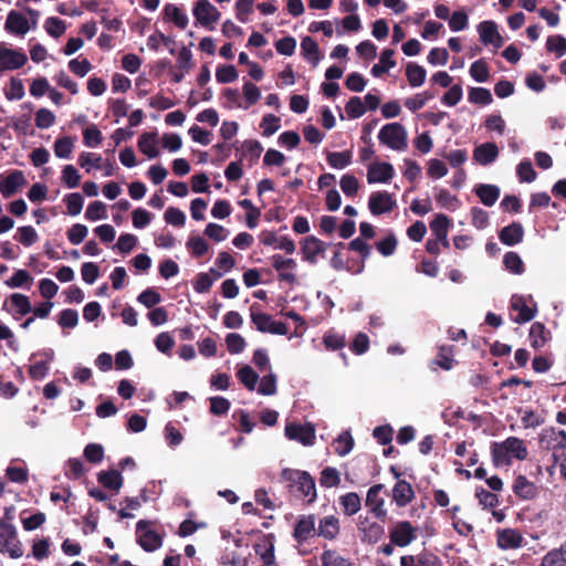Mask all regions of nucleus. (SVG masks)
Instances as JSON below:
<instances>
[{"mask_svg": "<svg viewBox=\"0 0 566 566\" xmlns=\"http://www.w3.org/2000/svg\"><path fill=\"white\" fill-rule=\"evenodd\" d=\"M210 401V412L214 416H223L230 409V401L221 396H214L209 398Z\"/></svg>", "mask_w": 566, "mask_h": 566, "instance_id": "nucleus-58", "label": "nucleus"}, {"mask_svg": "<svg viewBox=\"0 0 566 566\" xmlns=\"http://www.w3.org/2000/svg\"><path fill=\"white\" fill-rule=\"evenodd\" d=\"M45 31L53 38H60L65 32V23L63 20L50 17L44 24Z\"/></svg>", "mask_w": 566, "mask_h": 566, "instance_id": "nucleus-64", "label": "nucleus"}, {"mask_svg": "<svg viewBox=\"0 0 566 566\" xmlns=\"http://www.w3.org/2000/svg\"><path fill=\"white\" fill-rule=\"evenodd\" d=\"M327 247V243L314 235L305 237L301 241V252L303 254V260L312 265H315L317 263V256H324Z\"/></svg>", "mask_w": 566, "mask_h": 566, "instance_id": "nucleus-4", "label": "nucleus"}, {"mask_svg": "<svg viewBox=\"0 0 566 566\" xmlns=\"http://www.w3.org/2000/svg\"><path fill=\"white\" fill-rule=\"evenodd\" d=\"M426 70L417 63L409 62L406 67V76L412 87L421 86L426 81Z\"/></svg>", "mask_w": 566, "mask_h": 566, "instance_id": "nucleus-26", "label": "nucleus"}, {"mask_svg": "<svg viewBox=\"0 0 566 566\" xmlns=\"http://www.w3.org/2000/svg\"><path fill=\"white\" fill-rule=\"evenodd\" d=\"M193 15L202 27H208L217 22L221 14L208 0H198L193 7Z\"/></svg>", "mask_w": 566, "mask_h": 566, "instance_id": "nucleus-9", "label": "nucleus"}, {"mask_svg": "<svg viewBox=\"0 0 566 566\" xmlns=\"http://www.w3.org/2000/svg\"><path fill=\"white\" fill-rule=\"evenodd\" d=\"M510 455H513L517 460H525L527 457V449L523 440L516 437H509L506 440L501 442Z\"/></svg>", "mask_w": 566, "mask_h": 566, "instance_id": "nucleus-25", "label": "nucleus"}, {"mask_svg": "<svg viewBox=\"0 0 566 566\" xmlns=\"http://www.w3.org/2000/svg\"><path fill=\"white\" fill-rule=\"evenodd\" d=\"M541 566H566V555L563 549H552L542 559Z\"/></svg>", "mask_w": 566, "mask_h": 566, "instance_id": "nucleus-56", "label": "nucleus"}, {"mask_svg": "<svg viewBox=\"0 0 566 566\" xmlns=\"http://www.w3.org/2000/svg\"><path fill=\"white\" fill-rule=\"evenodd\" d=\"M323 566H349L347 559L338 555L335 551H324L321 556Z\"/></svg>", "mask_w": 566, "mask_h": 566, "instance_id": "nucleus-63", "label": "nucleus"}, {"mask_svg": "<svg viewBox=\"0 0 566 566\" xmlns=\"http://www.w3.org/2000/svg\"><path fill=\"white\" fill-rule=\"evenodd\" d=\"M164 219L168 224L182 227L186 222V214L178 208L169 207L165 211Z\"/></svg>", "mask_w": 566, "mask_h": 566, "instance_id": "nucleus-59", "label": "nucleus"}, {"mask_svg": "<svg viewBox=\"0 0 566 566\" xmlns=\"http://www.w3.org/2000/svg\"><path fill=\"white\" fill-rule=\"evenodd\" d=\"M315 533V516L313 514L300 516L294 527L293 537L298 543H303Z\"/></svg>", "mask_w": 566, "mask_h": 566, "instance_id": "nucleus-13", "label": "nucleus"}, {"mask_svg": "<svg viewBox=\"0 0 566 566\" xmlns=\"http://www.w3.org/2000/svg\"><path fill=\"white\" fill-rule=\"evenodd\" d=\"M395 51L391 49L382 50L379 57L380 62L371 67V74L375 77L381 76L396 65L395 60H392Z\"/></svg>", "mask_w": 566, "mask_h": 566, "instance_id": "nucleus-24", "label": "nucleus"}, {"mask_svg": "<svg viewBox=\"0 0 566 566\" xmlns=\"http://www.w3.org/2000/svg\"><path fill=\"white\" fill-rule=\"evenodd\" d=\"M301 49L306 59H311L314 66L319 62V52L317 43L311 38L305 36L301 42Z\"/></svg>", "mask_w": 566, "mask_h": 566, "instance_id": "nucleus-35", "label": "nucleus"}, {"mask_svg": "<svg viewBox=\"0 0 566 566\" xmlns=\"http://www.w3.org/2000/svg\"><path fill=\"white\" fill-rule=\"evenodd\" d=\"M415 497V492L409 482L405 480H398L392 489V499L399 507H403L409 504Z\"/></svg>", "mask_w": 566, "mask_h": 566, "instance_id": "nucleus-16", "label": "nucleus"}, {"mask_svg": "<svg viewBox=\"0 0 566 566\" xmlns=\"http://www.w3.org/2000/svg\"><path fill=\"white\" fill-rule=\"evenodd\" d=\"M205 234L216 242H222L227 239L229 231L218 223L210 222L205 229Z\"/></svg>", "mask_w": 566, "mask_h": 566, "instance_id": "nucleus-60", "label": "nucleus"}, {"mask_svg": "<svg viewBox=\"0 0 566 566\" xmlns=\"http://www.w3.org/2000/svg\"><path fill=\"white\" fill-rule=\"evenodd\" d=\"M166 18L171 20L178 28L186 29L188 25V17L175 4L168 3L164 8Z\"/></svg>", "mask_w": 566, "mask_h": 566, "instance_id": "nucleus-31", "label": "nucleus"}, {"mask_svg": "<svg viewBox=\"0 0 566 566\" xmlns=\"http://www.w3.org/2000/svg\"><path fill=\"white\" fill-rule=\"evenodd\" d=\"M17 239L25 247H30L39 239L36 231L31 226H23L18 228Z\"/></svg>", "mask_w": 566, "mask_h": 566, "instance_id": "nucleus-62", "label": "nucleus"}, {"mask_svg": "<svg viewBox=\"0 0 566 566\" xmlns=\"http://www.w3.org/2000/svg\"><path fill=\"white\" fill-rule=\"evenodd\" d=\"M260 127L263 128V135L270 137L279 130L280 118L273 114H266L263 116Z\"/></svg>", "mask_w": 566, "mask_h": 566, "instance_id": "nucleus-61", "label": "nucleus"}, {"mask_svg": "<svg viewBox=\"0 0 566 566\" xmlns=\"http://www.w3.org/2000/svg\"><path fill=\"white\" fill-rule=\"evenodd\" d=\"M450 223L448 216L438 213L430 222V229L438 239H444V233H448Z\"/></svg>", "mask_w": 566, "mask_h": 566, "instance_id": "nucleus-33", "label": "nucleus"}, {"mask_svg": "<svg viewBox=\"0 0 566 566\" xmlns=\"http://www.w3.org/2000/svg\"><path fill=\"white\" fill-rule=\"evenodd\" d=\"M97 481L106 489L118 492L123 485V476L119 471L111 469L101 471Z\"/></svg>", "mask_w": 566, "mask_h": 566, "instance_id": "nucleus-21", "label": "nucleus"}, {"mask_svg": "<svg viewBox=\"0 0 566 566\" xmlns=\"http://www.w3.org/2000/svg\"><path fill=\"white\" fill-rule=\"evenodd\" d=\"M238 379L244 385V387L252 391L260 379L259 374L249 365H244L239 368L237 373Z\"/></svg>", "mask_w": 566, "mask_h": 566, "instance_id": "nucleus-27", "label": "nucleus"}, {"mask_svg": "<svg viewBox=\"0 0 566 566\" xmlns=\"http://www.w3.org/2000/svg\"><path fill=\"white\" fill-rule=\"evenodd\" d=\"M513 492L523 500H531L535 497L537 489L526 476L517 475L513 484Z\"/></svg>", "mask_w": 566, "mask_h": 566, "instance_id": "nucleus-19", "label": "nucleus"}, {"mask_svg": "<svg viewBox=\"0 0 566 566\" xmlns=\"http://www.w3.org/2000/svg\"><path fill=\"white\" fill-rule=\"evenodd\" d=\"M150 522L139 520L136 524L137 543L145 552H155L163 545V537L149 528Z\"/></svg>", "mask_w": 566, "mask_h": 566, "instance_id": "nucleus-3", "label": "nucleus"}, {"mask_svg": "<svg viewBox=\"0 0 566 566\" xmlns=\"http://www.w3.org/2000/svg\"><path fill=\"white\" fill-rule=\"evenodd\" d=\"M102 164V157L94 153H83L78 157V165L85 169L86 174H93Z\"/></svg>", "mask_w": 566, "mask_h": 566, "instance_id": "nucleus-37", "label": "nucleus"}, {"mask_svg": "<svg viewBox=\"0 0 566 566\" xmlns=\"http://www.w3.org/2000/svg\"><path fill=\"white\" fill-rule=\"evenodd\" d=\"M263 151V147L261 143L258 140H248L242 145V158L241 163L244 160L249 161V165H252L253 161L258 160Z\"/></svg>", "mask_w": 566, "mask_h": 566, "instance_id": "nucleus-28", "label": "nucleus"}, {"mask_svg": "<svg viewBox=\"0 0 566 566\" xmlns=\"http://www.w3.org/2000/svg\"><path fill=\"white\" fill-rule=\"evenodd\" d=\"M396 207V199L387 191H374L368 198V209L374 216L388 213Z\"/></svg>", "mask_w": 566, "mask_h": 566, "instance_id": "nucleus-5", "label": "nucleus"}, {"mask_svg": "<svg viewBox=\"0 0 566 566\" xmlns=\"http://www.w3.org/2000/svg\"><path fill=\"white\" fill-rule=\"evenodd\" d=\"M57 324L62 328H74L78 324V313L73 308H65L61 311Z\"/></svg>", "mask_w": 566, "mask_h": 566, "instance_id": "nucleus-52", "label": "nucleus"}, {"mask_svg": "<svg viewBox=\"0 0 566 566\" xmlns=\"http://www.w3.org/2000/svg\"><path fill=\"white\" fill-rule=\"evenodd\" d=\"M345 111L349 118L355 119L363 116L366 112L365 105L361 102L360 97L353 96L349 98L345 106Z\"/></svg>", "mask_w": 566, "mask_h": 566, "instance_id": "nucleus-55", "label": "nucleus"}, {"mask_svg": "<svg viewBox=\"0 0 566 566\" xmlns=\"http://www.w3.org/2000/svg\"><path fill=\"white\" fill-rule=\"evenodd\" d=\"M340 504L344 507L345 514L349 516L356 514L361 506L360 497L355 492H349L340 496Z\"/></svg>", "mask_w": 566, "mask_h": 566, "instance_id": "nucleus-34", "label": "nucleus"}, {"mask_svg": "<svg viewBox=\"0 0 566 566\" xmlns=\"http://www.w3.org/2000/svg\"><path fill=\"white\" fill-rule=\"evenodd\" d=\"M503 263L506 270L513 274H522L524 272V263L516 252H506L503 258Z\"/></svg>", "mask_w": 566, "mask_h": 566, "instance_id": "nucleus-38", "label": "nucleus"}, {"mask_svg": "<svg viewBox=\"0 0 566 566\" xmlns=\"http://www.w3.org/2000/svg\"><path fill=\"white\" fill-rule=\"evenodd\" d=\"M499 149L494 143H484L475 147L473 151L474 159L481 165H489L495 160Z\"/></svg>", "mask_w": 566, "mask_h": 566, "instance_id": "nucleus-18", "label": "nucleus"}, {"mask_svg": "<svg viewBox=\"0 0 566 566\" xmlns=\"http://www.w3.org/2000/svg\"><path fill=\"white\" fill-rule=\"evenodd\" d=\"M27 61L28 57L23 52L14 51L0 44V72L20 69Z\"/></svg>", "mask_w": 566, "mask_h": 566, "instance_id": "nucleus-11", "label": "nucleus"}, {"mask_svg": "<svg viewBox=\"0 0 566 566\" xmlns=\"http://www.w3.org/2000/svg\"><path fill=\"white\" fill-rule=\"evenodd\" d=\"M511 310L517 312L513 321L517 324H524L532 321L536 314V307L531 308L524 296L513 295L511 298Z\"/></svg>", "mask_w": 566, "mask_h": 566, "instance_id": "nucleus-12", "label": "nucleus"}, {"mask_svg": "<svg viewBox=\"0 0 566 566\" xmlns=\"http://www.w3.org/2000/svg\"><path fill=\"white\" fill-rule=\"evenodd\" d=\"M394 167L386 161L374 163L368 168L367 177H392Z\"/></svg>", "mask_w": 566, "mask_h": 566, "instance_id": "nucleus-54", "label": "nucleus"}, {"mask_svg": "<svg viewBox=\"0 0 566 566\" xmlns=\"http://www.w3.org/2000/svg\"><path fill=\"white\" fill-rule=\"evenodd\" d=\"M491 454L492 461L495 467L510 465L511 458L505 448L501 444V442H492L491 443Z\"/></svg>", "mask_w": 566, "mask_h": 566, "instance_id": "nucleus-36", "label": "nucleus"}, {"mask_svg": "<svg viewBox=\"0 0 566 566\" xmlns=\"http://www.w3.org/2000/svg\"><path fill=\"white\" fill-rule=\"evenodd\" d=\"M285 436L290 440H295L304 446H312L315 440V429L312 424L305 426L290 422L285 426Z\"/></svg>", "mask_w": 566, "mask_h": 566, "instance_id": "nucleus-7", "label": "nucleus"}, {"mask_svg": "<svg viewBox=\"0 0 566 566\" xmlns=\"http://www.w3.org/2000/svg\"><path fill=\"white\" fill-rule=\"evenodd\" d=\"M481 202L488 207L493 206L500 196V188L494 185L480 184L474 189Z\"/></svg>", "mask_w": 566, "mask_h": 566, "instance_id": "nucleus-22", "label": "nucleus"}, {"mask_svg": "<svg viewBox=\"0 0 566 566\" xmlns=\"http://www.w3.org/2000/svg\"><path fill=\"white\" fill-rule=\"evenodd\" d=\"M416 539V530L408 521L398 522L390 531V542L405 547Z\"/></svg>", "mask_w": 566, "mask_h": 566, "instance_id": "nucleus-8", "label": "nucleus"}, {"mask_svg": "<svg viewBox=\"0 0 566 566\" xmlns=\"http://www.w3.org/2000/svg\"><path fill=\"white\" fill-rule=\"evenodd\" d=\"M138 147L148 158H155L158 155L157 140L153 134L145 133L140 135Z\"/></svg>", "mask_w": 566, "mask_h": 566, "instance_id": "nucleus-30", "label": "nucleus"}, {"mask_svg": "<svg viewBox=\"0 0 566 566\" xmlns=\"http://www.w3.org/2000/svg\"><path fill=\"white\" fill-rule=\"evenodd\" d=\"M24 185L25 179H0V192L3 197L9 198Z\"/></svg>", "mask_w": 566, "mask_h": 566, "instance_id": "nucleus-51", "label": "nucleus"}, {"mask_svg": "<svg viewBox=\"0 0 566 566\" xmlns=\"http://www.w3.org/2000/svg\"><path fill=\"white\" fill-rule=\"evenodd\" d=\"M549 332L543 323L535 322L532 324L530 328V339L533 348L538 349L543 347L546 344Z\"/></svg>", "mask_w": 566, "mask_h": 566, "instance_id": "nucleus-23", "label": "nucleus"}, {"mask_svg": "<svg viewBox=\"0 0 566 566\" xmlns=\"http://www.w3.org/2000/svg\"><path fill=\"white\" fill-rule=\"evenodd\" d=\"M475 497L479 500V503L483 509H492L499 504L497 495L489 492L483 486L475 489Z\"/></svg>", "mask_w": 566, "mask_h": 566, "instance_id": "nucleus-46", "label": "nucleus"}, {"mask_svg": "<svg viewBox=\"0 0 566 566\" xmlns=\"http://www.w3.org/2000/svg\"><path fill=\"white\" fill-rule=\"evenodd\" d=\"M161 300V295L154 287H147L137 296V301L147 308H154Z\"/></svg>", "mask_w": 566, "mask_h": 566, "instance_id": "nucleus-40", "label": "nucleus"}, {"mask_svg": "<svg viewBox=\"0 0 566 566\" xmlns=\"http://www.w3.org/2000/svg\"><path fill=\"white\" fill-rule=\"evenodd\" d=\"M319 483L324 488L337 486L340 483V476L335 468L326 467L321 472Z\"/></svg>", "mask_w": 566, "mask_h": 566, "instance_id": "nucleus-45", "label": "nucleus"}, {"mask_svg": "<svg viewBox=\"0 0 566 566\" xmlns=\"http://www.w3.org/2000/svg\"><path fill=\"white\" fill-rule=\"evenodd\" d=\"M524 229L520 222H512L511 224L501 229L499 233L500 241L507 245L514 247L523 240Z\"/></svg>", "mask_w": 566, "mask_h": 566, "instance_id": "nucleus-14", "label": "nucleus"}, {"mask_svg": "<svg viewBox=\"0 0 566 566\" xmlns=\"http://www.w3.org/2000/svg\"><path fill=\"white\" fill-rule=\"evenodd\" d=\"M382 489L384 484H375L368 490L366 495V506L369 507L370 513H373L377 518L385 521L387 516L385 500L379 496Z\"/></svg>", "mask_w": 566, "mask_h": 566, "instance_id": "nucleus-10", "label": "nucleus"}, {"mask_svg": "<svg viewBox=\"0 0 566 566\" xmlns=\"http://www.w3.org/2000/svg\"><path fill=\"white\" fill-rule=\"evenodd\" d=\"M434 197L437 201L447 210L454 211L460 207V201L457 196L451 195L446 189L434 188Z\"/></svg>", "mask_w": 566, "mask_h": 566, "instance_id": "nucleus-29", "label": "nucleus"}, {"mask_svg": "<svg viewBox=\"0 0 566 566\" xmlns=\"http://www.w3.org/2000/svg\"><path fill=\"white\" fill-rule=\"evenodd\" d=\"M276 375L270 370L268 375L261 378L260 386L258 387V394L263 396H272L276 394Z\"/></svg>", "mask_w": 566, "mask_h": 566, "instance_id": "nucleus-42", "label": "nucleus"}, {"mask_svg": "<svg viewBox=\"0 0 566 566\" xmlns=\"http://www.w3.org/2000/svg\"><path fill=\"white\" fill-rule=\"evenodd\" d=\"M85 218L91 221L106 219V206L102 201L91 202L86 208Z\"/></svg>", "mask_w": 566, "mask_h": 566, "instance_id": "nucleus-50", "label": "nucleus"}, {"mask_svg": "<svg viewBox=\"0 0 566 566\" xmlns=\"http://www.w3.org/2000/svg\"><path fill=\"white\" fill-rule=\"evenodd\" d=\"M67 212L71 216H77L83 209L84 199L80 192H72L64 197Z\"/></svg>", "mask_w": 566, "mask_h": 566, "instance_id": "nucleus-44", "label": "nucleus"}, {"mask_svg": "<svg viewBox=\"0 0 566 566\" xmlns=\"http://www.w3.org/2000/svg\"><path fill=\"white\" fill-rule=\"evenodd\" d=\"M281 481L290 482V486L296 488L304 497H308V502H313L317 496L315 481L307 471L283 469Z\"/></svg>", "mask_w": 566, "mask_h": 566, "instance_id": "nucleus-1", "label": "nucleus"}, {"mask_svg": "<svg viewBox=\"0 0 566 566\" xmlns=\"http://www.w3.org/2000/svg\"><path fill=\"white\" fill-rule=\"evenodd\" d=\"M523 536L520 532L506 528L497 532V546L502 549H513L522 546Z\"/></svg>", "mask_w": 566, "mask_h": 566, "instance_id": "nucleus-17", "label": "nucleus"}, {"mask_svg": "<svg viewBox=\"0 0 566 566\" xmlns=\"http://www.w3.org/2000/svg\"><path fill=\"white\" fill-rule=\"evenodd\" d=\"M11 303L18 310L20 316H24L33 311L29 297L24 294L13 293L10 296Z\"/></svg>", "mask_w": 566, "mask_h": 566, "instance_id": "nucleus-48", "label": "nucleus"}, {"mask_svg": "<svg viewBox=\"0 0 566 566\" xmlns=\"http://www.w3.org/2000/svg\"><path fill=\"white\" fill-rule=\"evenodd\" d=\"M470 75L479 83H485L489 77L488 64L484 60H478L471 64Z\"/></svg>", "mask_w": 566, "mask_h": 566, "instance_id": "nucleus-43", "label": "nucleus"}, {"mask_svg": "<svg viewBox=\"0 0 566 566\" xmlns=\"http://www.w3.org/2000/svg\"><path fill=\"white\" fill-rule=\"evenodd\" d=\"M186 247L196 258L203 256L209 250L208 243L200 235H190Z\"/></svg>", "mask_w": 566, "mask_h": 566, "instance_id": "nucleus-41", "label": "nucleus"}, {"mask_svg": "<svg viewBox=\"0 0 566 566\" xmlns=\"http://www.w3.org/2000/svg\"><path fill=\"white\" fill-rule=\"evenodd\" d=\"M336 442L338 447H336V453L340 457L347 455L354 448V439L349 431L342 432L337 439Z\"/></svg>", "mask_w": 566, "mask_h": 566, "instance_id": "nucleus-53", "label": "nucleus"}, {"mask_svg": "<svg viewBox=\"0 0 566 566\" xmlns=\"http://www.w3.org/2000/svg\"><path fill=\"white\" fill-rule=\"evenodd\" d=\"M377 251L384 256H390L397 249V239L394 233H389L384 239L376 242Z\"/></svg>", "mask_w": 566, "mask_h": 566, "instance_id": "nucleus-47", "label": "nucleus"}, {"mask_svg": "<svg viewBox=\"0 0 566 566\" xmlns=\"http://www.w3.org/2000/svg\"><path fill=\"white\" fill-rule=\"evenodd\" d=\"M546 50L548 52H555L557 57L566 54V38L563 35H552L547 38Z\"/></svg>", "mask_w": 566, "mask_h": 566, "instance_id": "nucleus-49", "label": "nucleus"}, {"mask_svg": "<svg viewBox=\"0 0 566 566\" xmlns=\"http://www.w3.org/2000/svg\"><path fill=\"white\" fill-rule=\"evenodd\" d=\"M272 266L279 272V280L289 284L296 282V275L292 272L296 269V261L292 258H283L281 254L271 256Z\"/></svg>", "mask_w": 566, "mask_h": 566, "instance_id": "nucleus-6", "label": "nucleus"}, {"mask_svg": "<svg viewBox=\"0 0 566 566\" xmlns=\"http://www.w3.org/2000/svg\"><path fill=\"white\" fill-rule=\"evenodd\" d=\"M380 143L395 150H403L407 147V132L399 123L386 124L378 134Z\"/></svg>", "mask_w": 566, "mask_h": 566, "instance_id": "nucleus-2", "label": "nucleus"}, {"mask_svg": "<svg viewBox=\"0 0 566 566\" xmlns=\"http://www.w3.org/2000/svg\"><path fill=\"white\" fill-rule=\"evenodd\" d=\"M339 532L338 518L334 515H328L319 521L316 533L326 539H334Z\"/></svg>", "mask_w": 566, "mask_h": 566, "instance_id": "nucleus-20", "label": "nucleus"}, {"mask_svg": "<svg viewBox=\"0 0 566 566\" xmlns=\"http://www.w3.org/2000/svg\"><path fill=\"white\" fill-rule=\"evenodd\" d=\"M226 344L231 354H240L245 348V339L238 333H229L226 336Z\"/></svg>", "mask_w": 566, "mask_h": 566, "instance_id": "nucleus-57", "label": "nucleus"}, {"mask_svg": "<svg viewBox=\"0 0 566 566\" xmlns=\"http://www.w3.org/2000/svg\"><path fill=\"white\" fill-rule=\"evenodd\" d=\"M478 31L480 34V40L484 45H489L494 41V38L497 35V24L494 21H483L479 24Z\"/></svg>", "mask_w": 566, "mask_h": 566, "instance_id": "nucleus-32", "label": "nucleus"}, {"mask_svg": "<svg viewBox=\"0 0 566 566\" xmlns=\"http://www.w3.org/2000/svg\"><path fill=\"white\" fill-rule=\"evenodd\" d=\"M4 29L9 33L24 35L29 31L30 25L28 19L22 13L11 10L8 13Z\"/></svg>", "mask_w": 566, "mask_h": 566, "instance_id": "nucleus-15", "label": "nucleus"}, {"mask_svg": "<svg viewBox=\"0 0 566 566\" xmlns=\"http://www.w3.org/2000/svg\"><path fill=\"white\" fill-rule=\"evenodd\" d=\"M468 98L471 103L481 105H489L493 101L491 92L484 87H471Z\"/></svg>", "mask_w": 566, "mask_h": 566, "instance_id": "nucleus-39", "label": "nucleus"}]
</instances>
